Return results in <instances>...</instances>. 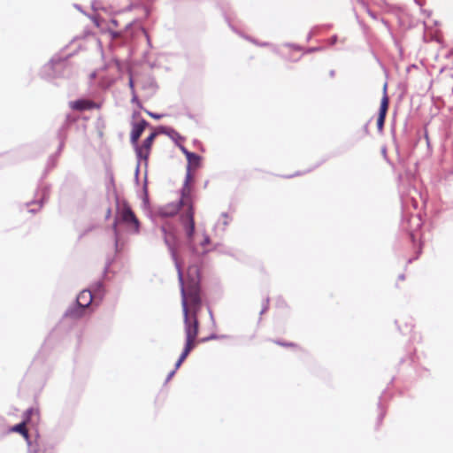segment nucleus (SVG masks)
<instances>
[{
    "label": "nucleus",
    "instance_id": "nucleus-1",
    "mask_svg": "<svg viewBox=\"0 0 453 453\" xmlns=\"http://www.w3.org/2000/svg\"><path fill=\"white\" fill-rule=\"evenodd\" d=\"M187 160V174L180 200L177 203H170L160 207L159 214L164 217L180 214V224L191 253L186 280L183 279L181 269L178 266L179 279L181 284L184 329L186 337H197L199 332L198 313L203 305L200 287L202 257L211 250L212 244L208 234L195 231V207L191 184L193 178L190 171L199 167L201 157L192 152L188 155Z\"/></svg>",
    "mask_w": 453,
    "mask_h": 453
},
{
    "label": "nucleus",
    "instance_id": "nucleus-2",
    "mask_svg": "<svg viewBox=\"0 0 453 453\" xmlns=\"http://www.w3.org/2000/svg\"><path fill=\"white\" fill-rule=\"evenodd\" d=\"M119 225H123L131 234H138L140 233L141 222L126 200L119 201L116 205L113 230L117 237L119 235Z\"/></svg>",
    "mask_w": 453,
    "mask_h": 453
},
{
    "label": "nucleus",
    "instance_id": "nucleus-3",
    "mask_svg": "<svg viewBox=\"0 0 453 453\" xmlns=\"http://www.w3.org/2000/svg\"><path fill=\"white\" fill-rule=\"evenodd\" d=\"M157 135V134L156 132H153L144 140L142 145H138V142L136 143V145H134L135 147L137 157L144 161L148 160L149 156L150 154L152 144Z\"/></svg>",
    "mask_w": 453,
    "mask_h": 453
},
{
    "label": "nucleus",
    "instance_id": "nucleus-4",
    "mask_svg": "<svg viewBox=\"0 0 453 453\" xmlns=\"http://www.w3.org/2000/svg\"><path fill=\"white\" fill-rule=\"evenodd\" d=\"M389 98L387 95V84L383 87V96L380 101V111L377 119V127L380 132L383 130L386 115L388 110Z\"/></svg>",
    "mask_w": 453,
    "mask_h": 453
},
{
    "label": "nucleus",
    "instance_id": "nucleus-5",
    "mask_svg": "<svg viewBox=\"0 0 453 453\" xmlns=\"http://www.w3.org/2000/svg\"><path fill=\"white\" fill-rule=\"evenodd\" d=\"M148 125L149 123L145 119H141L140 121L132 124L130 142L133 145H136L139 138Z\"/></svg>",
    "mask_w": 453,
    "mask_h": 453
},
{
    "label": "nucleus",
    "instance_id": "nucleus-6",
    "mask_svg": "<svg viewBox=\"0 0 453 453\" xmlns=\"http://www.w3.org/2000/svg\"><path fill=\"white\" fill-rule=\"evenodd\" d=\"M34 411H35L32 409L27 410L26 412L27 419L14 426H12L11 428V431L17 432V433L20 434L25 439L28 440L29 435H28V431L26 427V423L30 418V415H32L34 413Z\"/></svg>",
    "mask_w": 453,
    "mask_h": 453
},
{
    "label": "nucleus",
    "instance_id": "nucleus-7",
    "mask_svg": "<svg viewBox=\"0 0 453 453\" xmlns=\"http://www.w3.org/2000/svg\"><path fill=\"white\" fill-rule=\"evenodd\" d=\"M96 106V104L93 101L85 100V99L76 100V101L70 103V107L73 110H76V111L91 110V109L95 108Z\"/></svg>",
    "mask_w": 453,
    "mask_h": 453
},
{
    "label": "nucleus",
    "instance_id": "nucleus-8",
    "mask_svg": "<svg viewBox=\"0 0 453 453\" xmlns=\"http://www.w3.org/2000/svg\"><path fill=\"white\" fill-rule=\"evenodd\" d=\"M93 300V296L89 290L81 291L77 296V304L81 308L88 307Z\"/></svg>",
    "mask_w": 453,
    "mask_h": 453
},
{
    "label": "nucleus",
    "instance_id": "nucleus-9",
    "mask_svg": "<svg viewBox=\"0 0 453 453\" xmlns=\"http://www.w3.org/2000/svg\"><path fill=\"white\" fill-rule=\"evenodd\" d=\"M180 150H181L182 153L186 156V157H188V154L192 153V152L188 151L184 146H181Z\"/></svg>",
    "mask_w": 453,
    "mask_h": 453
},
{
    "label": "nucleus",
    "instance_id": "nucleus-10",
    "mask_svg": "<svg viewBox=\"0 0 453 453\" xmlns=\"http://www.w3.org/2000/svg\"><path fill=\"white\" fill-rule=\"evenodd\" d=\"M146 112H147L150 117H152V118H154V119H158L160 118V116H159V115H157V114H155V113H152V112H150V111H146Z\"/></svg>",
    "mask_w": 453,
    "mask_h": 453
},
{
    "label": "nucleus",
    "instance_id": "nucleus-11",
    "mask_svg": "<svg viewBox=\"0 0 453 453\" xmlns=\"http://www.w3.org/2000/svg\"><path fill=\"white\" fill-rule=\"evenodd\" d=\"M129 87L131 88L133 93L134 94V81L132 78L129 79Z\"/></svg>",
    "mask_w": 453,
    "mask_h": 453
},
{
    "label": "nucleus",
    "instance_id": "nucleus-12",
    "mask_svg": "<svg viewBox=\"0 0 453 453\" xmlns=\"http://www.w3.org/2000/svg\"><path fill=\"white\" fill-rule=\"evenodd\" d=\"M67 315H68V316H70V317H72V318L76 317V315H75V312H74V311H69V312L67 313Z\"/></svg>",
    "mask_w": 453,
    "mask_h": 453
},
{
    "label": "nucleus",
    "instance_id": "nucleus-13",
    "mask_svg": "<svg viewBox=\"0 0 453 453\" xmlns=\"http://www.w3.org/2000/svg\"><path fill=\"white\" fill-rule=\"evenodd\" d=\"M165 242H166V243H167L170 247H172V244H171V242H170V240H169L168 236H167V235H165Z\"/></svg>",
    "mask_w": 453,
    "mask_h": 453
},
{
    "label": "nucleus",
    "instance_id": "nucleus-14",
    "mask_svg": "<svg viewBox=\"0 0 453 453\" xmlns=\"http://www.w3.org/2000/svg\"><path fill=\"white\" fill-rule=\"evenodd\" d=\"M281 345L283 346H288V347H294L295 344L294 343H280Z\"/></svg>",
    "mask_w": 453,
    "mask_h": 453
},
{
    "label": "nucleus",
    "instance_id": "nucleus-15",
    "mask_svg": "<svg viewBox=\"0 0 453 453\" xmlns=\"http://www.w3.org/2000/svg\"><path fill=\"white\" fill-rule=\"evenodd\" d=\"M111 22L112 23L113 26H117L118 25V22L116 19H111Z\"/></svg>",
    "mask_w": 453,
    "mask_h": 453
},
{
    "label": "nucleus",
    "instance_id": "nucleus-16",
    "mask_svg": "<svg viewBox=\"0 0 453 453\" xmlns=\"http://www.w3.org/2000/svg\"><path fill=\"white\" fill-rule=\"evenodd\" d=\"M399 278H400V280H404L405 276H404L403 274H401V275L399 276Z\"/></svg>",
    "mask_w": 453,
    "mask_h": 453
},
{
    "label": "nucleus",
    "instance_id": "nucleus-17",
    "mask_svg": "<svg viewBox=\"0 0 453 453\" xmlns=\"http://www.w3.org/2000/svg\"><path fill=\"white\" fill-rule=\"evenodd\" d=\"M110 214H111V210L109 209V210H108V213H107V217H109V216H110Z\"/></svg>",
    "mask_w": 453,
    "mask_h": 453
}]
</instances>
